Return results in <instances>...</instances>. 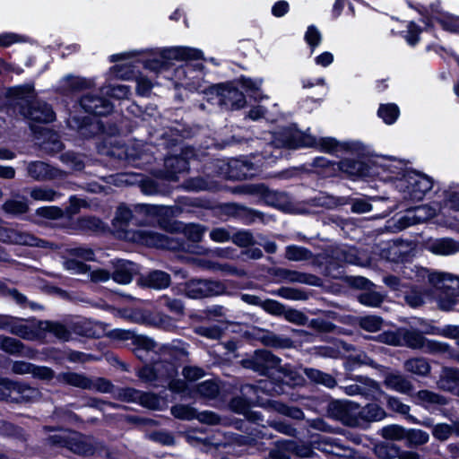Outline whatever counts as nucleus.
<instances>
[{"label": "nucleus", "mask_w": 459, "mask_h": 459, "mask_svg": "<svg viewBox=\"0 0 459 459\" xmlns=\"http://www.w3.org/2000/svg\"><path fill=\"white\" fill-rule=\"evenodd\" d=\"M134 343L136 345L135 353L140 359H143L144 352L154 351L157 346L152 339L140 334L134 337Z\"/></svg>", "instance_id": "37998d69"}, {"label": "nucleus", "mask_w": 459, "mask_h": 459, "mask_svg": "<svg viewBox=\"0 0 459 459\" xmlns=\"http://www.w3.org/2000/svg\"><path fill=\"white\" fill-rule=\"evenodd\" d=\"M197 391L203 397L213 398L219 393V386L214 381L206 380L198 385Z\"/></svg>", "instance_id": "bf43d9fd"}, {"label": "nucleus", "mask_w": 459, "mask_h": 459, "mask_svg": "<svg viewBox=\"0 0 459 459\" xmlns=\"http://www.w3.org/2000/svg\"><path fill=\"white\" fill-rule=\"evenodd\" d=\"M28 174L36 180H47L56 178L59 171L42 161H34L28 165Z\"/></svg>", "instance_id": "cd10ccee"}, {"label": "nucleus", "mask_w": 459, "mask_h": 459, "mask_svg": "<svg viewBox=\"0 0 459 459\" xmlns=\"http://www.w3.org/2000/svg\"><path fill=\"white\" fill-rule=\"evenodd\" d=\"M295 449L296 446L292 441L282 440L278 442L276 448L272 450L271 455L276 459H290Z\"/></svg>", "instance_id": "c03bdc74"}, {"label": "nucleus", "mask_w": 459, "mask_h": 459, "mask_svg": "<svg viewBox=\"0 0 459 459\" xmlns=\"http://www.w3.org/2000/svg\"><path fill=\"white\" fill-rule=\"evenodd\" d=\"M273 144L276 147L297 149L301 147L316 148L321 152L336 153L341 151H359V143H341L333 137L316 138L295 128H286L274 134Z\"/></svg>", "instance_id": "7ed1b4c3"}, {"label": "nucleus", "mask_w": 459, "mask_h": 459, "mask_svg": "<svg viewBox=\"0 0 459 459\" xmlns=\"http://www.w3.org/2000/svg\"><path fill=\"white\" fill-rule=\"evenodd\" d=\"M429 282L442 291L438 306L443 310L456 309L459 305V277L449 273L435 272L429 275Z\"/></svg>", "instance_id": "39448f33"}, {"label": "nucleus", "mask_w": 459, "mask_h": 459, "mask_svg": "<svg viewBox=\"0 0 459 459\" xmlns=\"http://www.w3.org/2000/svg\"><path fill=\"white\" fill-rule=\"evenodd\" d=\"M132 217L131 210L126 206L120 205L117 210L113 221L115 228L125 231L124 238L126 239L157 248L174 249L178 247V244L174 240L152 229L141 228L135 230H126V226L131 221Z\"/></svg>", "instance_id": "20e7f679"}, {"label": "nucleus", "mask_w": 459, "mask_h": 459, "mask_svg": "<svg viewBox=\"0 0 459 459\" xmlns=\"http://www.w3.org/2000/svg\"><path fill=\"white\" fill-rule=\"evenodd\" d=\"M50 444L67 447L75 454L88 455L93 453V448L85 437L68 429H60L48 438Z\"/></svg>", "instance_id": "6e6552de"}, {"label": "nucleus", "mask_w": 459, "mask_h": 459, "mask_svg": "<svg viewBox=\"0 0 459 459\" xmlns=\"http://www.w3.org/2000/svg\"><path fill=\"white\" fill-rule=\"evenodd\" d=\"M384 384L387 388L402 394H407L412 389L411 381L399 372L386 373Z\"/></svg>", "instance_id": "c85d7f7f"}, {"label": "nucleus", "mask_w": 459, "mask_h": 459, "mask_svg": "<svg viewBox=\"0 0 459 459\" xmlns=\"http://www.w3.org/2000/svg\"><path fill=\"white\" fill-rule=\"evenodd\" d=\"M424 333L429 334H439L449 338H457L459 337V326L446 325L442 329H438L434 326H429L424 330Z\"/></svg>", "instance_id": "864d4df0"}, {"label": "nucleus", "mask_w": 459, "mask_h": 459, "mask_svg": "<svg viewBox=\"0 0 459 459\" xmlns=\"http://www.w3.org/2000/svg\"><path fill=\"white\" fill-rule=\"evenodd\" d=\"M408 171L402 160L393 157H377L373 160V176H377L384 181H393L394 186L395 182Z\"/></svg>", "instance_id": "1a4fd4ad"}, {"label": "nucleus", "mask_w": 459, "mask_h": 459, "mask_svg": "<svg viewBox=\"0 0 459 459\" xmlns=\"http://www.w3.org/2000/svg\"><path fill=\"white\" fill-rule=\"evenodd\" d=\"M429 439V436L426 431L421 429H410L405 432L406 442L409 446H420L426 444Z\"/></svg>", "instance_id": "49530a36"}, {"label": "nucleus", "mask_w": 459, "mask_h": 459, "mask_svg": "<svg viewBox=\"0 0 459 459\" xmlns=\"http://www.w3.org/2000/svg\"><path fill=\"white\" fill-rule=\"evenodd\" d=\"M359 325L368 332H377L382 326V319L377 316H367L360 318Z\"/></svg>", "instance_id": "4d7b16f0"}, {"label": "nucleus", "mask_w": 459, "mask_h": 459, "mask_svg": "<svg viewBox=\"0 0 459 459\" xmlns=\"http://www.w3.org/2000/svg\"><path fill=\"white\" fill-rule=\"evenodd\" d=\"M433 187V181L426 175L408 171L395 182V188L405 200L421 201Z\"/></svg>", "instance_id": "423d86ee"}, {"label": "nucleus", "mask_w": 459, "mask_h": 459, "mask_svg": "<svg viewBox=\"0 0 459 459\" xmlns=\"http://www.w3.org/2000/svg\"><path fill=\"white\" fill-rule=\"evenodd\" d=\"M304 39L313 52L315 48L320 45L322 41V34L316 26L310 25L305 32Z\"/></svg>", "instance_id": "603ef678"}, {"label": "nucleus", "mask_w": 459, "mask_h": 459, "mask_svg": "<svg viewBox=\"0 0 459 459\" xmlns=\"http://www.w3.org/2000/svg\"><path fill=\"white\" fill-rule=\"evenodd\" d=\"M0 241L10 244L40 247L43 243L29 232L0 226Z\"/></svg>", "instance_id": "2eb2a0df"}, {"label": "nucleus", "mask_w": 459, "mask_h": 459, "mask_svg": "<svg viewBox=\"0 0 459 459\" xmlns=\"http://www.w3.org/2000/svg\"><path fill=\"white\" fill-rule=\"evenodd\" d=\"M10 387H4L5 389L13 388V394H12L11 402L15 403H31L38 401L40 398V392L37 388L28 386L26 385L13 382Z\"/></svg>", "instance_id": "393cba45"}, {"label": "nucleus", "mask_w": 459, "mask_h": 459, "mask_svg": "<svg viewBox=\"0 0 459 459\" xmlns=\"http://www.w3.org/2000/svg\"><path fill=\"white\" fill-rule=\"evenodd\" d=\"M21 113L24 117L39 123H49L55 119L51 107L46 103L37 102L27 109L22 108Z\"/></svg>", "instance_id": "412c9836"}, {"label": "nucleus", "mask_w": 459, "mask_h": 459, "mask_svg": "<svg viewBox=\"0 0 459 459\" xmlns=\"http://www.w3.org/2000/svg\"><path fill=\"white\" fill-rule=\"evenodd\" d=\"M431 19L437 21L445 30L458 33L459 32V16L439 10L437 7L432 8Z\"/></svg>", "instance_id": "bb28decb"}, {"label": "nucleus", "mask_w": 459, "mask_h": 459, "mask_svg": "<svg viewBox=\"0 0 459 459\" xmlns=\"http://www.w3.org/2000/svg\"><path fill=\"white\" fill-rule=\"evenodd\" d=\"M385 410L377 403H368L360 408L361 424L364 422L379 421L385 418Z\"/></svg>", "instance_id": "7c9ffc66"}, {"label": "nucleus", "mask_w": 459, "mask_h": 459, "mask_svg": "<svg viewBox=\"0 0 459 459\" xmlns=\"http://www.w3.org/2000/svg\"><path fill=\"white\" fill-rule=\"evenodd\" d=\"M185 235L192 241L198 242L204 234V228L196 224H190L184 229Z\"/></svg>", "instance_id": "e2e57ef3"}, {"label": "nucleus", "mask_w": 459, "mask_h": 459, "mask_svg": "<svg viewBox=\"0 0 459 459\" xmlns=\"http://www.w3.org/2000/svg\"><path fill=\"white\" fill-rule=\"evenodd\" d=\"M80 104L86 112L98 116L108 115L113 109V107L108 100L93 95L83 96L81 99Z\"/></svg>", "instance_id": "aec40b11"}, {"label": "nucleus", "mask_w": 459, "mask_h": 459, "mask_svg": "<svg viewBox=\"0 0 459 459\" xmlns=\"http://www.w3.org/2000/svg\"><path fill=\"white\" fill-rule=\"evenodd\" d=\"M404 368L406 371L418 375L427 376L430 371V366L427 359L423 358H413L404 362Z\"/></svg>", "instance_id": "473e14b6"}, {"label": "nucleus", "mask_w": 459, "mask_h": 459, "mask_svg": "<svg viewBox=\"0 0 459 459\" xmlns=\"http://www.w3.org/2000/svg\"><path fill=\"white\" fill-rule=\"evenodd\" d=\"M28 209H29V206H28L27 201L24 198L10 199V200H7L3 204V210L6 213H9L12 215H19V214L25 213L28 211Z\"/></svg>", "instance_id": "79ce46f5"}, {"label": "nucleus", "mask_w": 459, "mask_h": 459, "mask_svg": "<svg viewBox=\"0 0 459 459\" xmlns=\"http://www.w3.org/2000/svg\"><path fill=\"white\" fill-rule=\"evenodd\" d=\"M336 416L347 426L358 427L361 425L360 407L355 403H339Z\"/></svg>", "instance_id": "a211bd4d"}, {"label": "nucleus", "mask_w": 459, "mask_h": 459, "mask_svg": "<svg viewBox=\"0 0 459 459\" xmlns=\"http://www.w3.org/2000/svg\"><path fill=\"white\" fill-rule=\"evenodd\" d=\"M406 429L398 425H389L381 429V436L386 439L403 440L405 438Z\"/></svg>", "instance_id": "3c124183"}, {"label": "nucleus", "mask_w": 459, "mask_h": 459, "mask_svg": "<svg viewBox=\"0 0 459 459\" xmlns=\"http://www.w3.org/2000/svg\"><path fill=\"white\" fill-rule=\"evenodd\" d=\"M41 323L48 325L42 327V339H45L48 333H51L58 340H69L71 333L63 325L50 321H41Z\"/></svg>", "instance_id": "c9c22d12"}, {"label": "nucleus", "mask_w": 459, "mask_h": 459, "mask_svg": "<svg viewBox=\"0 0 459 459\" xmlns=\"http://www.w3.org/2000/svg\"><path fill=\"white\" fill-rule=\"evenodd\" d=\"M167 169V178L169 180H178L177 174L188 169V162L184 157H168L165 160Z\"/></svg>", "instance_id": "c756f323"}, {"label": "nucleus", "mask_w": 459, "mask_h": 459, "mask_svg": "<svg viewBox=\"0 0 459 459\" xmlns=\"http://www.w3.org/2000/svg\"><path fill=\"white\" fill-rule=\"evenodd\" d=\"M47 325V324L41 323V321L25 320L0 315V329L6 330L12 334L28 341L41 340L42 327Z\"/></svg>", "instance_id": "0eeeda50"}, {"label": "nucleus", "mask_w": 459, "mask_h": 459, "mask_svg": "<svg viewBox=\"0 0 459 459\" xmlns=\"http://www.w3.org/2000/svg\"><path fill=\"white\" fill-rule=\"evenodd\" d=\"M276 294L290 300H306L307 299V295L304 291L293 288H280Z\"/></svg>", "instance_id": "6e6d98bb"}, {"label": "nucleus", "mask_w": 459, "mask_h": 459, "mask_svg": "<svg viewBox=\"0 0 459 459\" xmlns=\"http://www.w3.org/2000/svg\"><path fill=\"white\" fill-rule=\"evenodd\" d=\"M203 58L204 55L200 49L188 47L124 52L109 56L110 62L121 63L110 68L108 77L129 80L134 75V66L136 62L143 63L144 67L151 71L160 72L172 65L173 61L199 60Z\"/></svg>", "instance_id": "f257e3e1"}, {"label": "nucleus", "mask_w": 459, "mask_h": 459, "mask_svg": "<svg viewBox=\"0 0 459 459\" xmlns=\"http://www.w3.org/2000/svg\"><path fill=\"white\" fill-rule=\"evenodd\" d=\"M358 300L368 307H378L384 300V295L375 290H367L358 296Z\"/></svg>", "instance_id": "a18cd8bd"}, {"label": "nucleus", "mask_w": 459, "mask_h": 459, "mask_svg": "<svg viewBox=\"0 0 459 459\" xmlns=\"http://www.w3.org/2000/svg\"><path fill=\"white\" fill-rule=\"evenodd\" d=\"M57 378L60 382L75 387L95 389L101 393H109L112 389V385L103 378H98L92 381L83 375L73 372L62 373Z\"/></svg>", "instance_id": "f8f14e48"}, {"label": "nucleus", "mask_w": 459, "mask_h": 459, "mask_svg": "<svg viewBox=\"0 0 459 459\" xmlns=\"http://www.w3.org/2000/svg\"><path fill=\"white\" fill-rule=\"evenodd\" d=\"M424 247L436 255H453L459 253V242L451 238H429Z\"/></svg>", "instance_id": "dca6fc26"}, {"label": "nucleus", "mask_w": 459, "mask_h": 459, "mask_svg": "<svg viewBox=\"0 0 459 459\" xmlns=\"http://www.w3.org/2000/svg\"><path fill=\"white\" fill-rule=\"evenodd\" d=\"M67 253L69 255L74 258H81L86 261H91L94 259L93 250L83 246H76L70 247L67 249Z\"/></svg>", "instance_id": "13d9d810"}, {"label": "nucleus", "mask_w": 459, "mask_h": 459, "mask_svg": "<svg viewBox=\"0 0 459 459\" xmlns=\"http://www.w3.org/2000/svg\"><path fill=\"white\" fill-rule=\"evenodd\" d=\"M38 136V140L43 138V141L39 143L42 145V148L48 152H57L62 149V143L59 141L56 134L51 133L47 129H42Z\"/></svg>", "instance_id": "72a5a7b5"}, {"label": "nucleus", "mask_w": 459, "mask_h": 459, "mask_svg": "<svg viewBox=\"0 0 459 459\" xmlns=\"http://www.w3.org/2000/svg\"><path fill=\"white\" fill-rule=\"evenodd\" d=\"M64 267L76 274L85 273L88 271V266L82 262L77 261L75 258L67 259L64 262Z\"/></svg>", "instance_id": "0e129e2a"}, {"label": "nucleus", "mask_w": 459, "mask_h": 459, "mask_svg": "<svg viewBox=\"0 0 459 459\" xmlns=\"http://www.w3.org/2000/svg\"><path fill=\"white\" fill-rule=\"evenodd\" d=\"M338 167L342 172L352 178L373 177V161L369 165L361 161L345 159L339 162Z\"/></svg>", "instance_id": "f3484780"}, {"label": "nucleus", "mask_w": 459, "mask_h": 459, "mask_svg": "<svg viewBox=\"0 0 459 459\" xmlns=\"http://www.w3.org/2000/svg\"><path fill=\"white\" fill-rule=\"evenodd\" d=\"M0 349L9 354L21 355L33 359L36 351L32 349L26 348L22 342L17 339L0 336Z\"/></svg>", "instance_id": "b1692460"}, {"label": "nucleus", "mask_w": 459, "mask_h": 459, "mask_svg": "<svg viewBox=\"0 0 459 459\" xmlns=\"http://www.w3.org/2000/svg\"><path fill=\"white\" fill-rule=\"evenodd\" d=\"M226 287L221 281L208 280H191L186 283V295L191 299H203L210 296L221 295Z\"/></svg>", "instance_id": "9b49d317"}, {"label": "nucleus", "mask_w": 459, "mask_h": 459, "mask_svg": "<svg viewBox=\"0 0 459 459\" xmlns=\"http://www.w3.org/2000/svg\"><path fill=\"white\" fill-rule=\"evenodd\" d=\"M101 91L115 99H126L129 96L130 89L126 85L117 84L105 86Z\"/></svg>", "instance_id": "5fc2aeb1"}, {"label": "nucleus", "mask_w": 459, "mask_h": 459, "mask_svg": "<svg viewBox=\"0 0 459 459\" xmlns=\"http://www.w3.org/2000/svg\"><path fill=\"white\" fill-rule=\"evenodd\" d=\"M140 283L155 290H162L170 284V276L163 271H152L140 278Z\"/></svg>", "instance_id": "a878e982"}, {"label": "nucleus", "mask_w": 459, "mask_h": 459, "mask_svg": "<svg viewBox=\"0 0 459 459\" xmlns=\"http://www.w3.org/2000/svg\"><path fill=\"white\" fill-rule=\"evenodd\" d=\"M282 315L287 321L299 325H303L307 321V317L301 311L296 309H284Z\"/></svg>", "instance_id": "680f3d73"}, {"label": "nucleus", "mask_w": 459, "mask_h": 459, "mask_svg": "<svg viewBox=\"0 0 459 459\" xmlns=\"http://www.w3.org/2000/svg\"><path fill=\"white\" fill-rule=\"evenodd\" d=\"M195 333L212 340L220 339L221 336V330L218 326H199Z\"/></svg>", "instance_id": "338daca9"}, {"label": "nucleus", "mask_w": 459, "mask_h": 459, "mask_svg": "<svg viewBox=\"0 0 459 459\" xmlns=\"http://www.w3.org/2000/svg\"><path fill=\"white\" fill-rule=\"evenodd\" d=\"M230 238L239 247H247L253 243V237L251 233L247 230L238 231L234 233Z\"/></svg>", "instance_id": "774afa93"}, {"label": "nucleus", "mask_w": 459, "mask_h": 459, "mask_svg": "<svg viewBox=\"0 0 459 459\" xmlns=\"http://www.w3.org/2000/svg\"><path fill=\"white\" fill-rule=\"evenodd\" d=\"M304 373L311 381L322 384L327 387H333L336 384L332 376L323 373L317 369L305 368Z\"/></svg>", "instance_id": "a19ab883"}, {"label": "nucleus", "mask_w": 459, "mask_h": 459, "mask_svg": "<svg viewBox=\"0 0 459 459\" xmlns=\"http://www.w3.org/2000/svg\"><path fill=\"white\" fill-rule=\"evenodd\" d=\"M437 384L439 389L456 395L459 391V369L444 368Z\"/></svg>", "instance_id": "5701e85b"}, {"label": "nucleus", "mask_w": 459, "mask_h": 459, "mask_svg": "<svg viewBox=\"0 0 459 459\" xmlns=\"http://www.w3.org/2000/svg\"><path fill=\"white\" fill-rule=\"evenodd\" d=\"M114 268L112 278L120 284L130 283L134 275L139 271L136 264L126 260H117L114 264Z\"/></svg>", "instance_id": "4be33fe9"}, {"label": "nucleus", "mask_w": 459, "mask_h": 459, "mask_svg": "<svg viewBox=\"0 0 459 459\" xmlns=\"http://www.w3.org/2000/svg\"><path fill=\"white\" fill-rule=\"evenodd\" d=\"M177 368L171 362L160 361L155 362L152 366L145 365L138 372L140 378L152 382L157 379L169 380L177 375Z\"/></svg>", "instance_id": "ddd939ff"}, {"label": "nucleus", "mask_w": 459, "mask_h": 459, "mask_svg": "<svg viewBox=\"0 0 459 459\" xmlns=\"http://www.w3.org/2000/svg\"><path fill=\"white\" fill-rule=\"evenodd\" d=\"M377 115L385 124L392 125L397 120L400 110L398 106L394 103L381 104Z\"/></svg>", "instance_id": "58836bf2"}, {"label": "nucleus", "mask_w": 459, "mask_h": 459, "mask_svg": "<svg viewBox=\"0 0 459 459\" xmlns=\"http://www.w3.org/2000/svg\"><path fill=\"white\" fill-rule=\"evenodd\" d=\"M282 276L286 281L291 282H299L308 285L316 286L319 285L320 280L315 275L303 273L296 271L284 270L282 271Z\"/></svg>", "instance_id": "2f4dec72"}, {"label": "nucleus", "mask_w": 459, "mask_h": 459, "mask_svg": "<svg viewBox=\"0 0 459 459\" xmlns=\"http://www.w3.org/2000/svg\"><path fill=\"white\" fill-rule=\"evenodd\" d=\"M361 395L366 398L377 399V395L383 394L380 385L375 380L370 378L362 377L359 378Z\"/></svg>", "instance_id": "e433bc0d"}, {"label": "nucleus", "mask_w": 459, "mask_h": 459, "mask_svg": "<svg viewBox=\"0 0 459 459\" xmlns=\"http://www.w3.org/2000/svg\"><path fill=\"white\" fill-rule=\"evenodd\" d=\"M171 413L174 417L185 420H191L197 418V411L188 405H175L171 408Z\"/></svg>", "instance_id": "de8ad7c7"}, {"label": "nucleus", "mask_w": 459, "mask_h": 459, "mask_svg": "<svg viewBox=\"0 0 459 459\" xmlns=\"http://www.w3.org/2000/svg\"><path fill=\"white\" fill-rule=\"evenodd\" d=\"M311 253L305 247L299 246H289L286 247V258L291 261L307 260Z\"/></svg>", "instance_id": "09e8293b"}, {"label": "nucleus", "mask_w": 459, "mask_h": 459, "mask_svg": "<svg viewBox=\"0 0 459 459\" xmlns=\"http://www.w3.org/2000/svg\"><path fill=\"white\" fill-rule=\"evenodd\" d=\"M32 199L42 202H52L56 200L58 195L50 188L35 187L30 193Z\"/></svg>", "instance_id": "8fccbe9b"}, {"label": "nucleus", "mask_w": 459, "mask_h": 459, "mask_svg": "<svg viewBox=\"0 0 459 459\" xmlns=\"http://www.w3.org/2000/svg\"><path fill=\"white\" fill-rule=\"evenodd\" d=\"M444 204H434L417 206L408 210L407 212L397 220L398 230L425 222L435 218V223L446 228H454L458 220L455 216L448 214L449 210L459 212V190L445 192Z\"/></svg>", "instance_id": "f03ea898"}, {"label": "nucleus", "mask_w": 459, "mask_h": 459, "mask_svg": "<svg viewBox=\"0 0 459 459\" xmlns=\"http://www.w3.org/2000/svg\"><path fill=\"white\" fill-rule=\"evenodd\" d=\"M129 317L134 323L154 325L166 330H169L174 326L169 316L162 315L152 316L145 311L134 310Z\"/></svg>", "instance_id": "6ab92c4d"}, {"label": "nucleus", "mask_w": 459, "mask_h": 459, "mask_svg": "<svg viewBox=\"0 0 459 459\" xmlns=\"http://www.w3.org/2000/svg\"><path fill=\"white\" fill-rule=\"evenodd\" d=\"M402 342L413 349H422L428 342L420 333L413 331L402 329Z\"/></svg>", "instance_id": "4c0bfd02"}, {"label": "nucleus", "mask_w": 459, "mask_h": 459, "mask_svg": "<svg viewBox=\"0 0 459 459\" xmlns=\"http://www.w3.org/2000/svg\"><path fill=\"white\" fill-rule=\"evenodd\" d=\"M208 100L213 104L238 109L245 105V96L238 90L226 86H212L205 91Z\"/></svg>", "instance_id": "9d476101"}, {"label": "nucleus", "mask_w": 459, "mask_h": 459, "mask_svg": "<svg viewBox=\"0 0 459 459\" xmlns=\"http://www.w3.org/2000/svg\"><path fill=\"white\" fill-rule=\"evenodd\" d=\"M203 68L201 64L195 65L187 64L177 70V77L186 87L191 90H201L204 82Z\"/></svg>", "instance_id": "4468645a"}, {"label": "nucleus", "mask_w": 459, "mask_h": 459, "mask_svg": "<svg viewBox=\"0 0 459 459\" xmlns=\"http://www.w3.org/2000/svg\"><path fill=\"white\" fill-rule=\"evenodd\" d=\"M454 431V428L448 424H437L432 431L433 436L439 440H446Z\"/></svg>", "instance_id": "69168bd1"}, {"label": "nucleus", "mask_w": 459, "mask_h": 459, "mask_svg": "<svg viewBox=\"0 0 459 459\" xmlns=\"http://www.w3.org/2000/svg\"><path fill=\"white\" fill-rule=\"evenodd\" d=\"M7 95L15 100L29 103L34 98V88L31 84L12 87L7 91Z\"/></svg>", "instance_id": "f704fd0d"}, {"label": "nucleus", "mask_w": 459, "mask_h": 459, "mask_svg": "<svg viewBox=\"0 0 459 459\" xmlns=\"http://www.w3.org/2000/svg\"><path fill=\"white\" fill-rule=\"evenodd\" d=\"M65 81L70 85L72 90L87 89L95 85L93 79L68 76L65 79Z\"/></svg>", "instance_id": "052dcab7"}, {"label": "nucleus", "mask_w": 459, "mask_h": 459, "mask_svg": "<svg viewBox=\"0 0 459 459\" xmlns=\"http://www.w3.org/2000/svg\"><path fill=\"white\" fill-rule=\"evenodd\" d=\"M416 399L420 404L424 406L446 403V399L444 396L429 390L419 391L416 394Z\"/></svg>", "instance_id": "ea45409f"}]
</instances>
